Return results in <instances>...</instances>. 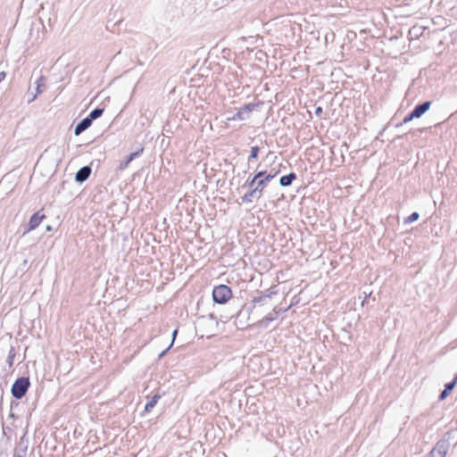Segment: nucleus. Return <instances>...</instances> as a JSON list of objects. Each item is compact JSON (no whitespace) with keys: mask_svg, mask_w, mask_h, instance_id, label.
<instances>
[{"mask_svg":"<svg viewBox=\"0 0 457 457\" xmlns=\"http://www.w3.org/2000/svg\"><path fill=\"white\" fill-rule=\"evenodd\" d=\"M30 386V381L28 377H21L17 378L12 386V395L16 399H21L25 396Z\"/></svg>","mask_w":457,"mask_h":457,"instance_id":"obj_1","label":"nucleus"},{"mask_svg":"<svg viewBox=\"0 0 457 457\" xmlns=\"http://www.w3.org/2000/svg\"><path fill=\"white\" fill-rule=\"evenodd\" d=\"M231 296L232 291L230 287L226 285L216 286L212 290V299L216 303L224 304Z\"/></svg>","mask_w":457,"mask_h":457,"instance_id":"obj_2","label":"nucleus"},{"mask_svg":"<svg viewBox=\"0 0 457 457\" xmlns=\"http://www.w3.org/2000/svg\"><path fill=\"white\" fill-rule=\"evenodd\" d=\"M450 448L449 440L440 439L430 451L428 457H445Z\"/></svg>","mask_w":457,"mask_h":457,"instance_id":"obj_3","label":"nucleus"},{"mask_svg":"<svg viewBox=\"0 0 457 457\" xmlns=\"http://www.w3.org/2000/svg\"><path fill=\"white\" fill-rule=\"evenodd\" d=\"M262 194L259 192V189L253 187L242 196V202L245 204L253 203V201L259 200Z\"/></svg>","mask_w":457,"mask_h":457,"instance_id":"obj_4","label":"nucleus"},{"mask_svg":"<svg viewBox=\"0 0 457 457\" xmlns=\"http://www.w3.org/2000/svg\"><path fill=\"white\" fill-rule=\"evenodd\" d=\"M46 78L44 76H40L37 80H36V94L32 96V98H29L28 100V103L30 104L32 103L38 95H40L41 93H43V91L45 90L46 88Z\"/></svg>","mask_w":457,"mask_h":457,"instance_id":"obj_5","label":"nucleus"},{"mask_svg":"<svg viewBox=\"0 0 457 457\" xmlns=\"http://www.w3.org/2000/svg\"><path fill=\"white\" fill-rule=\"evenodd\" d=\"M278 171H276L274 173H269L268 175H265V177L263 179H259L257 182H256V185H255V188L256 189H259V192L262 195V191L263 189L265 188V187L267 186V184L271 180L273 179L277 175H278Z\"/></svg>","mask_w":457,"mask_h":457,"instance_id":"obj_6","label":"nucleus"},{"mask_svg":"<svg viewBox=\"0 0 457 457\" xmlns=\"http://www.w3.org/2000/svg\"><path fill=\"white\" fill-rule=\"evenodd\" d=\"M90 174L91 168L89 166H84L77 171L75 180L79 183H83L89 178Z\"/></svg>","mask_w":457,"mask_h":457,"instance_id":"obj_7","label":"nucleus"},{"mask_svg":"<svg viewBox=\"0 0 457 457\" xmlns=\"http://www.w3.org/2000/svg\"><path fill=\"white\" fill-rule=\"evenodd\" d=\"M45 218L46 216L39 212L34 213L29 219L28 231L37 228Z\"/></svg>","mask_w":457,"mask_h":457,"instance_id":"obj_8","label":"nucleus"},{"mask_svg":"<svg viewBox=\"0 0 457 457\" xmlns=\"http://www.w3.org/2000/svg\"><path fill=\"white\" fill-rule=\"evenodd\" d=\"M431 106L430 101H426L420 104H418L414 107L412 110V115L415 116V118H420Z\"/></svg>","mask_w":457,"mask_h":457,"instance_id":"obj_9","label":"nucleus"},{"mask_svg":"<svg viewBox=\"0 0 457 457\" xmlns=\"http://www.w3.org/2000/svg\"><path fill=\"white\" fill-rule=\"evenodd\" d=\"M91 124H92V120L88 117H86V118L82 119L76 125L75 129H74V134L76 136L80 135L82 132L87 130L91 126Z\"/></svg>","mask_w":457,"mask_h":457,"instance_id":"obj_10","label":"nucleus"},{"mask_svg":"<svg viewBox=\"0 0 457 457\" xmlns=\"http://www.w3.org/2000/svg\"><path fill=\"white\" fill-rule=\"evenodd\" d=\"M295 179H296V174L294 172H291L287 175L282 176L279 179V184L282 187H289L293 183V181Z\"/></svg>","mask_w":457,"mask_h":457,"instance_id":"obj_11","label":"nucleus"},{"mask_svg":"<svg viewBox=\"0 0 457 457\" xmlns=\"http://www.w3.org/2000/svg\"><path fill=\"white\" fill-rule=\"evenodd\" d=\"M160 399V395H154L145 404V411L149 412L157 403L158 400Z\"/></svg>","mask_w":457,"mask_h":457,"instance_id":"obj_12","label":"nucleus"},{"mask_svg":"<svg viewBox=\"0 0 457 457\" xmlns=\"http://www.w3.org/2000/svg\"><path fill=\"white\" fill-rule=\"evenodd\" d=\"M104 112V109L103 108H96L94 109L93 111H91V112L89 113V115L87 116L92 121L98 119L99 117L102 116Z\"/></svg>","mask_w":457,"mask_h":457,"instance_id":"obj_13","label":"nucleus"},{"mask_svg":"<svg viewBox=\"0 0 457 457\" xmlns=\"http://www.w3.org/2000/svg\"><path fill=\"white\" fill-rule=\"evenodd\" d=\"M270 297V295H265L261 296H256L253 299V303L254 304H264L267 300Z\"/></svg>","mask_w":457,"mask_h":457,"instance_id":"obj_14","label":"nucleus"},{"mask_svg":"<svg viewBox=\"0 0 457 457\" xmlns=\"http://www.w3.org/2000/svg\"><path fill=\"white\" fill-rule=\"evenodd\" d=\"M259 151H260V149L256 145L251 147L250 155L248 157V162H250L252 160L256 159L258 157Z\"/></svg>","mask_w":457,"mask_h":457,"instance_id":"obj_15","label":"nucleus"},{"mask_svg":"<svg viewBox=\"0 0 457 457\" xmlns=\"http://www.w3.org/2000/svg\"><path fill=\"white\" fill-rule=\"evenodd\" d=\"M277 318V315L270 314L264 317L260 322L263 326H267L270 321L274 320Z\"/></svg>","mask_w":457,"mask_h":457,"instance_id":"obj_16","label":"nucleus"},{"mask_svg":"<svg viewBox=\"0 0 457 457\" xmlns=\"http://www.w3.org/2000/svg\"><path fill=\"white\" fill-rule=\"evenodd\" d=\"M420 217V214L418 212H412L410 216H408L405 220H404V223H411V222H414L416 221Z\"/></svg>","mask_w":457,"mask_h":457,"instance_id":"obj_17","label":"nucleus"},{"mask_svg":"<svg viewBox=\"0 0 457 457\" xmlns=\"http://www.w3.org/2000/svg\"><path fill=\"white\" fill-rule=\"evenodd\" d=\"M143 150L144 148H140L138 151L131 153L129 156H127L129 162H132L135 158L138 157L143 152Z\"/></svg>","mask_w":457,"mask_h":457,"instance_id":"obj_18","label":"nucleus"},{"mask_svg":"<svg viewBox=\"0 0 457 457\" xmlns=\"http://www.w3.org/2000/svg\"><path fill=\"white\" fill-rule=\"evenodd\" d=\"M130 162H129V159L126 157V159L121 161L120 163L119 164L118 170H125Z\"/></svg>","mask_w":457,"mask_h":457,"instance_id":"obj_19","label":"nucleus"},{"mask_svg":"<svg viewBox=\"0 0 457 457\" xmlns=\"http://www.w3.org/2000/svg\"><path fill=\"white\" fill-rule=\"evenodd\" d=\"M456 383L457 382L453 379L451 382L445 384V389L450 393L456 386Z\"/></svg>","mask_w":457,"mask_h":457,"instance_id":"obj_20","label":"nucleus"},{"mask_svg":"<svg viewBox=\"0 0 457 457\" xmlns=\"http://www.w3.org/2000/svg\"><path fill=\"white\" fill-rule=\"evenodd\" d=\"M257 179H254V176L251 179H247L246 182L245 183L244 187H252L253 186L256 185V182H257Z\"/></svg>","mask_w":457,"mask_h":457,"instance_id":"obj_21","label":"nucleus"},{"mask_svg":"<svg viewBox=\"0 0 457 457\" xmlns=\"http://www.w3.org/2000/svg\"><path fill=\"white\" fill-rule=\"evenodd\" d=\"M177 333H178V330H177V329H175V330L173 331V333H172V342H171V344L170 345V346H169L165 351H163V352L160 354V357H162V356L167 353V351H168V350L172 346V345H173V342H174V339H175V337H176Z\"/></svg>","mask_w":457,"mask_h":457,"instance_id":"obj_22","label":"nucleus"},{"mask_svg":"<svg viewBox=\"0 0 457 457\" xmlns=\"http://www.w3.org/2000/svg\"><path fill=\"white\" fill-rule=\"evenodd\" d=\"M269 173H267L265 170H260L258 171L255 175H254V179H257V180L261 179H263L265 177V175H268Z\"/></svg>","mask_w":457,"mask_h":457,"instance_id":"obj_23","label":"nucleus"},{"mask_svg":"<svg viewBox=\"0 0 457 457\" xmlns=\"http://www.w3.org/2000/svg\"><path fill=\"white\" fill-rule=\"evenodd\" d=\"M413 119H416L415 116L412 115V112L411 113H409L406 117H404L403 122V123H408L410 122L411 120H412Z\"/></svg>","mask_w":457,"mask_h":457,"instance_id":"obj_24","label":"nucleus"},{"mask_svg":"<svg viewBox=\"0 0 457 457\" xmlns=\"http://www.w3.org/2000/svg\"><path fill=\"white\" fill-rule=\"evenodd\" d=\"M449 395V392L444 389L439 395V400H445Z\"/></svg>","mask_w":457,"mask_h":457,"instance_id":"obj_25","label":"nucleus"},{"mask_svg":"<svg viewBox=\"0 0 457 457\" xmlns=\"http://www.w3.org/2000/svg\"><path fill=\"white\" fill-rule=\"evenodd\" d=\"M233 120H244L243 112L242 111L237 112L235 114V116L233 117Z\"/></svg>","mask_w":457,"mask_h":457,"instance_id":"obj_26","label":"nucleus"},{"mask_svg":"<svg viewBox=\"0 0 457 457\" xmlns=\"http://www.w3.org/2000/svg\"><path fill=\"white\" fill-rule=\"evenodd\" d=\"M321 113H322V108H321L320 106L317 107V108L315 109V114L319 116V115H320Z\"/></svg>","mask_w":457,"mask_h":457,"instance_id":"obj_27","label":"nucleus"},{"mask_svg":"<svg viewBox=\"0 0 457 457\" xmlns=\"http://www.w3.org/2000/svg\"><path fill=\"white\" fill-rule=\"evenodd\" d=\"M6 78V73L4 71L0 72V82Z\"/></svg>","mask_w":457,"mask_h":457,"instance_id":"obj_28","label":"nucleus"},{"mask_svg":"<svg viewBox=\"0 0 457 457\" xmlns=\"http://www.w3.org/2000/svg\"><path fill=\"white\" fill-rule=\"evenodd\" d=\"M13 457H24L21 453L15 452Z\"/></svg>","mask_w":457,"mask_h":457,"instance_id":"obj_29","label":"nucleus"},{"mask_svg":"<svg viewBox=\"0 0 457 457\" xmlns=\"http://www.w3.org/2000/svg\"><path fill=\"white\" fill-rule=\"evenodd\" d=\"M247 112H251L252 109L249 105H245V108H244Z\"/></svg>","mask_w":457,"mask_h":457,"instance_id":"obj_30","label":"nucleus"},{"mask_svg":"<svg viewBox=\"0 0 457 457\" xmlns=\"http://www.w3.org/2000/svg\"><path fill=\"white\" fill-rule=\"evenodd\" d=\"M453 380H455L457 382V372H456V375L453 378Z\"/></svg>","mask_w":457,"mask_h":457,"instance_id":"obj_31","label":"nucleus"}]
</instances>
